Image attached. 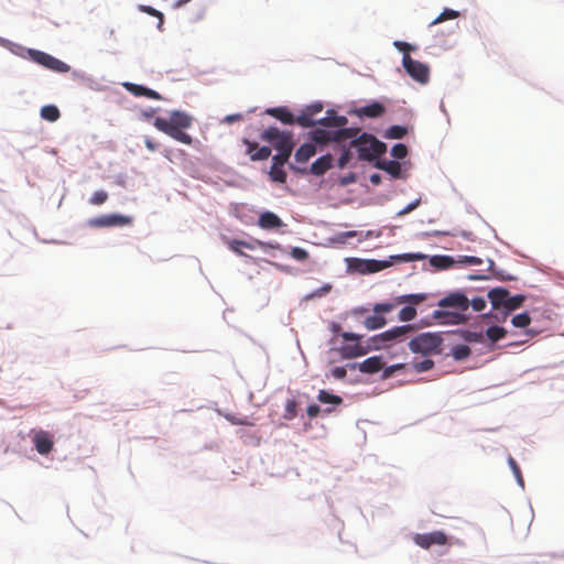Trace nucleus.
Returning <instances> with one entry per match:
<instances>
[{"instance_id": "nucleus-45", "label": "nucleus", "mask_w": 564, "mask_h": 564, "mask_svg": "<svg viewBox=\"0 0 564 564\" xmlns=\"http://www.w3.org/2000/svg\"><path fill=\"white\" fill-rule=\"evenodd\" d=\"M531 322V318L528 313H521L512 317L511 323L516 327H527Z\"/></svg>"}, {"instance_id": "nucleus-7", "label": "nucleus", "mask_w": 564, "mask_h": 564, "mask_svg": "<svg viewBox=\"0 0 564 564\" xmlns=\"http://www.w3.org/2000/svg\"><path fill=\"white\" fill-rule=\"evenodd\" d=\"M341 337L346 341H355V344H347L340 347L339 352L343 358H355L365 356L368 354V347L362 346L359 341L362 336L359 334L345 332L341 334Z\"/></svg>"}, {"instance_id": "nucleus-55", "label": "nucleus", "mask_w": 564, "mask_h": 564, "mask_svg": "<svg viewBox=\"0 0 564 564\" xmlns=\"http://www.w3.org/2000/svg\"><path fill=\"white\" fill-rule=\"evenodd\" d=\"M405 367H406L405 364H395L390 367H387L383 369L382 378L388 379V378L392 377L394 372H397L401 369H404Z\"/></svg>"}, {"instance_id": "nucleus-37", "label": "nucleus", "mask_w": 564, "mask_h": 564, "mask_svg": "<svg viewBox=\"0 0 564 564\" xmlns=\"http://www.w3.org/2000/svg\"><path fill=\"white\" fill-rule=\"evenodd\" d=\"M247 153L252 161H262L271 155V149L269 147H258L256 153H251V151H247Z\"/></svg>"}, {"instance_id": "nucleus-6", "label": "nucleus", "mask_w": 564, "mask_h": 564, "mask_svg": "<svg viewBox=\"0 0 564 564\" xmlns=\"http://www.w3.org/2000/svg\"><path fill=\"white\" fill-rule=\"evenodd\" d=\"M28 54L30 58L37 63L39 65H42L43 67L55 72V73H67L69 70V66L64 63L63 61L37 50H29Z\"/></svg>"}, {"instance_id": "nucleus-20", "label": "nucleus", "mask_w": 564, "mask_h": 564, "mask_svg": "<svg viewBox=\"0 0 564 564\" xmlns=\"http://www.w3.org/2000/svg\"><path fill=\"white\" fill-rule=\"evenodd\" d=\"M386 111V108L382 104L378 101H373L370 105H367L365 107H361L357 110V113L360 117H368V118H378L381 117Z\"/></svg>"}, {"instance_id": "nucleus-5", "label": "nucleus", "mask_w": 564, "mask_h": 564, "mask_svg": "<svg viewBox=\"0 0 564 564\" xmlns=\"http://www.w3.org/2000/svg\"><path fill=\"white\" fill-rule=\"evenodd\" d=\"M414 330L413 325H402L392 327L379 335L371 338V344L375 349L386 348L389 341L403 339L409 333Z\"/></svg>"}, {"instance_id": "nucleus-12", "label": "nucleus", "mask_w": 564, "mask_h": 564, "mask_svg": "<svg viewBox=\"0 0 564 564\" xmlns=\"http://www.w3.org/2000/svg\"><path fill=\"white\" fill-rule=\"evenodd\" d=\"M438 306L441 307H456L462 312H465L469 307L468 297L460 292H453L440 300Z\"/></svg>"}, {"instance_id": "nucleus-50", "label": "nucleus", "mask_w": 564, "mask_h": 564, "mask_svg": "<svg viewBox=\"0 0 564 564\" xmlns=\"http://www.w3.org/2000/svg\"><path fill=\"white\" fill-rule=\"evenodd\" d=\"M463 337L469 343H480L482 341L484 335L481 332L465 330Z\"/></svg>"}, {"instance_id": "nucleus-36", "label": "nucleus", "mask_w": 564, "mask_h": 564, "mask_svg": "<svg viewBox=\"0 0 564 564\" xmlns=\"http://www.w3.org/2000/svg\"><path fill=\"white\" fill-rule=\"evenodd\" d=\"M406 128L402 126H392L390 127L384 137L388 139H402L406 134Z\"/></svg>"}, {"instance_id": "nucleus-16", "label": "nucleus", "mask_w": 564, "mask_h": 564, "mask_svg": "<svg viewBox=\"0 0 564 564\" xmlns=\"http://www.w3.org/2000/svg\"><path fill=\"white\" fill-rule=\"evenodd\" d=\"M348 119L345 116H338L335 110H328L326 116L317 120V124L332 128H346Z\"/></svg>"}, {"instance_id": "nucleus-25", "label": "nucleus", "mask_w": 564, "mask_h": 564, "mask_svg": "<svg viewBox=\"0 0 564 564\" xmlns=\"http://www.w3.org/2000/svg\"><path fill=\"white\" fill-rule=\"evenodd\" d=\"M386 325H387V319L380 313H373V315L366 317L364 321V326L368 330L379 329Z\"/></svg>"}, {"instance_id": "nucleus-27", "label": "nucleus", "mask_w": 564, "mask_h": 564, "mask_svg": "<svg viewBox=\"0 0 564 564\" xmlns=\"http://www.w3.org/2000/svg\"><path fill=\"white\" fill-rule=\"evenodd\" d=\"M426 300V294H423V293H416V294H406V295H401V296H398V302L403 304V303H409L410 306H413L414 305H419L420 303L424 302Z\"/></svg>"}, {"instance_id": "nucleus-10", "label": "nucleus", "mask_w": 564, "mask_h": 564, "mask_svg": "<svg viewBox=\"0 0 564 564\" xmlns=\"http://www.w3.org/2000/svg\"><path fill=\"white\" fill-rule=\"evenodd\" d=\"M131 223V217L118 214L102 215L88 220V225L94 228L122 227Z\"/></svg>"}, {"instance_id": "nucleus-59", "label": "nucleus", "mask_w": 564, "mask_h": 564, "mask_svg": "<svg viewBox=\"0 0 564 564\" xmlns=\"http://www.w3.org/2000/svg\"><path fill=\"white\" fill-rule=\"evenodd\" d=\"M305 109L308 111V115L315 116L323 110V105L321 102H314L308 105Z\"/></svg>"}, {"instance_id": "nucleus-33", "label": "nucleus", "mask_w": 564, "mask_h": 564, "mask_svg": "<svg viewBox=\"0 0 564 564\" xmlns=\"http://www.w3.org/2000/svg\"><path fill=\"white\" fill-rule=\"evenodd\" d=\"M486 335L487 337L492 341V343H496L502 338H505V336L507 335V330L503 328V327H500V326H490L487 330H486Z\"/></svg>"}, {"instance_id": "nucleus-18", "label": "nucleus", "mask_w": 564, "mask_h": 564, "mask_svg": "<svg viewBox=\"0 0 564 564\" xmlns=\"http://www.w3.org/2000/svg\"><path fill=\"white\" fill-rule=\"evenodd\" d=\"M333 156L330 154H325L321 158H318L313 164L311 165V173L321 176L325 174L332 166H333Z\"/></svg>"}, {"instance_id": "nucleus-32", "label": "nucleus", "mask_w": 564, "mask_h": 564, "mask_svg": "<svg viewBox=\"0 0 564 564\" xmlns=\"http://www.w3.org/2000/svg\"><path fill=\"white\" fill-rule=\"evenodd\" d=\"M317 400L322 403H330L339 405L343 403V399L339 395L332 394L326 390H321L317 394Z\"/></svg>"}, {"instance_id": "nucleus-8", "label": "nucleus", "mask_w": 564, "mask_h": 564, "mask_svg": "<svg viewBox=\"0 0 564 564\" xmlns=\"http://www.w3.org/2000/svg\"><path fill=\"white\" fill-rule=\"evenodd\" d=\"M402 64L406 73L416 82L425 84L430 77V69L427 65L413 59L409 54H404Z\"/></svg>"}, {"instance_id": "nucleus-48", "label": "nucleus", "mask_w": 564, "mask_h": 564, "mask_svg": "<svg viewBox=\"0 0 564 564\" xmlns=\"http://www.w3.org/2000/svg\"><path fill=\"white\" fill-rule=\"evenodd\" d=\"M425 258H426V256L423 253H403V254L392 257V259H395V260L402 261V262L423 260Z\"/></svg>"}, {"instance_id": "nucleus-14", "label": "nucleus", "mask_w": 564, "mask_h": 564, "mask_svg": "<svg viewBox=\"0 0 564 564\" xmlns=\"http://www.w3.org/2000/svg\"><path fill=\"white\" fill-rule=\"evenodd\" d=\"M350 369H358L364 373H376L383 369V362L381 357L373 356L370 358H367L366 360L361 361L360 364H351L348 365Z\"/></svg>"}, {"instance_id": "nucleus-21", "label": "nucleus", "mask_w": 564, "mask_h": 564, "mask_svg": "<svg viewBox=\"0 0 564 564\" xmlns=\"http://www.w3.org/2000/svg\"><path fill=\"white\" fill-rule=\"evenodd\" d=\"M509 292L502 288H496L489 291L488 297L494 308L505 307L508 300Z\"/></svg>"}, {"instance_id": "nucleus-64", "label": "nucleus", "mask_w": 564, "mask_h": 564, "mask_svg": "<svg viewBox=\"0 0 564 564\" xmlns=\"http://www.w3.org/2000/svg\"><path fill=\"white\" fill-rule=\"evenodd\" d=\"M243 143L248 147L247 151H251V153H256V151L258 150V144L256 142H251L245 139Z\"/></svg>"}, {"instance_id": "nucleus-44", "label": "nucleus", "mask_w": 564, "mask_h": 564, "mask_svg": "<svg viewBox=\"0 0 564 564\" xmlns=\"http://www.w3.org/2000/svg\"><path fill=\"white\" fill-rule=\"evenodd\" d=\"M470 348L466 345H457L453 348V356L456 360H463L470 355Z\"/></svg>"}, {"instance_id": "nucleus-63", "label": "nucleus", "mask_w": 564, "mask_h": 564, "mask_svg": "<svg viewBox=\"0 0 564 564\" xmlns=\"http://www.w3.org/2000/svg\"><path fill=\"white\" fill-rule=\"evenodd\" d=\"M394 46L399 50V51H402L404 52V54H406V52L409 50H411V45L405 43V42H400V41H395L394 42Z\"/></svg>"}, {"instance_id": "nucleus-62", "label": "nucleus", "mask_w": 564, "mask_h": 564, "mask_svg": "<svg viewBox=\"0 0 564 564\" xmlns=\"http://www.w3.org/2000/svg\"><path fill=\"white\" fill-rule=\"evenodd\" d=\"M306 412L311 419H314V417L318 416L321 409L317 404H311L307 406Z\"/></svg>"}, {"instance_id": "nucleus-34", "label": "nucleus", "mask_w": 564, "mask_h": 564, "mask_svg": "<svg viewBox=\"0 0 564 564\" xmlns=\"http://www.w3.org/2000/svg\"><path fill=\"white\" fill-rule=\"evenodd\" d=\"M401 303L398 302V297L393 300V302H387V303H377L373 306V313H380L381 315L390 313L392 310H394L398 305Z\"/></svg>"}, {"instance_id": "nucleus-13", "label": "nucleus", "mask_w": 564, "mask_h": 564, "mask_svg": "<svg viewBox=\"0 0 564 564\" xmlns=\"http://www.w3.org/2000/svg\"><path fill=\"white\" fill-rule=\"evenodd\" d=\"M35 449L41 455H47L53 449V437L45 431H39L33 436Z\"/></svg>"}, {"instance_id": "nucleus-51", "label": "nucleus", "mask_w": 564, "mask_h": 564, "mask_svg": "<svg viewBox=\"0 0 564 564\" xmlns=\"http://www.w3.org/2000/svg\"><path fill=\"white\" fill-rule=\"evenodd\" d=\"M434 367V361L431 360V359H425L423 361H420V362H415L413 365V368L416 372L421 373V372H425V371H429L431 370L432 368Z\"/></svg>"}, {"instance_id": "nucleus-54", "label": "nucleus", "mask_w": 564, "mask_h": 564, "mask_svg": "<svg viewBox=\"0 0 564 564\" xmlns=\"http://www.w3.org/2000/svg\"><path fill=\"white\" fill-rule=\"evenodd\" d=\"M508 464L510 466V468L512 469V473L513 475L516 476L518 482L523 487V478H522V475H521V470H520V467L519 465L517 464V462L514 460V458H512L511 456L508 458Z\"/></svg>"}, {"instance_id": "nucleus-29", "label": "nucleus", "mask_w": 564, "mask_h": 564, "mask_svg": "<svg viewBox=\"0 0 564 564\" xmlns=\"http://www.w3.org/2000/svg\"><path fill=\"white\" fill-rule=\"evenodd\" d=\"M228 247L231 251H234L235 253L239 254V256H246L241 248H247V249H250V250H253L254 249V245L251 243V242H247V241H243V240H238V239H232L230 241H228Z\"/></svg>"}, {"instance_id": "nucleus-43", "label": "nucleus", "mask_w": 564, "mask_h": 564, "mask_svg": "<svg viewBox=\"0 0 564 564\" xmlns=\"http://www.w3.org/2000/svg\"><path fill=\"white\" fill-rule=\"evenodd\" d=\"M416 316V310L413 306H404L399 312V319L402 322H410Z\"/></svg>"}, {"instance_id": "nucleus-30", "label": "nucleus", "mask_w": 564, "mask_h": 564, "mask_svg": "<svg viewBox=\"0 0 564 564\" xmlns=\"http://www.w3.org/2000/svg\"><path fill=\"white\" fill-rule=\"evenodd\" d=\"M286 132L280 131L275 127H270L269 129L264 130L261 134V139L263 141H268L270 143L274 142L276 139H280L284 135H286Z\"/></svg>"}, {"instance_id": "nucleus-58", "label": "nucleus", "mask_w": 564, "mask_h": 564, "mask_svg": "<svg viewBox=\"0 0 564 564\" xmlns=\"http://www.w3.org/2000/svg\"><path fill=\"white\" fill-rule=\"evenodd\" d=\"M226 419L231 423V424H235V425H252L251 422L248 421L247 417L245 419H240V417H237L235 415H226Z\"/></svg>"}, {"instance_id": "nucleus-46", "label": "nucleus", "mask_w": 564, "mask_h": 564, "mask_svg": "<svg viewBox=\"0 0 564 564\" xmlns=\"http://www.w3.org/2000/svg\"><path fill=\"white\" fill-rule=\"evenodd\" d=\"M378 166L380 169L386 170L388 173H390L393 176H399V174H400V164L395 161L379 163Z\"/></svg>"}, {"instance_id": "nucleus-42", "label": "nucleus", "mask_w": 564, "mask_h": 564, "mask_svg": "<svg viewBox=\"0 0 564 564\" xmlns=\"http://www.w3.org/2000/svg\"><path fill=\"white\" fill-rule=\"evenodd\" d=\"M524 299L525 297L521 294H518L514 296H510V294H508V300H507L505 308H507L509 311L516 310L523 304Z\"/></svg>"}, {"instance_id": "nucleus-47", "label": "nucleus", "mask_w": 564, "mask_h": 564, "mask_svg": "<svg viewBox=\"0 0 564 564\" xmlns=\"http://www.w3.org/2000/svg\"><path fill=\"white\" fill-rule=\"evenodd\" d=\"M140 10L159 19L158 28L162 30V25L164 23V15L162 12L158 11L156 9L148 6H141Z\"/></svg>"}, {"instance_id": "nucleus-19", "label": "nucleus", "mask_w": 564, "mask_h": 564, "mask_svg": "<svg viewBox=\"0 0 564 564\" xmlns=\"http://www.w3.org/2000/svg\"><path fill=\"white\" fill-rule=\"evenodd\" d=\"M259 227L262 229L279 228L283 225L281 218L272 212H264L260 215L258 220Z\"/></svg>"}, {"instance_id": "nucleus-2", "label": "nucleus", "mask_w": 564, "mask_h": 564, "mask_svg": "<svg viewBox=\"0 0 564 564\" xmlns=\"http://www.w3.org/2000/svg\"><path fill=\"white\" fill-rule=\"evenodd\" d=\"M356 130L355 135L348 139L350 148H355L358 152V158L361 161H373L383 154L387 147L383 142L379 141L372 134L362 132L360 133L359 128H352Z\"/></svg>"}, {"instance_id": "nucleus-39", "label": "nucleus", "mask_w": 564, "mask_h": 564, "mask_svg": "<svg viewBox=\"0 0 564 564\" xmlns=\"http://www.w3.org/2000/svg\"><path fill=\"white\" fill-rule=\"evenodd\" d=\"M459 17V12L458 11H455V10H452V9H445L436 19H434L431 23V25H435V24H438V23H442L444 22L445 20H448V19H456Z\"/></svg>"}, {"instance_id": "nucleus-22", "label": "nucleus", "mask_w": 564, "mask_h": 564, "mask_svg": "<svg viewBox=\"0 0 564 564\" xmlns=\"http://www.w3.org/2000/svg\"><path fill=\"white\" fill-rule=\"evenodd\" d=\"M267 113L276 118L283 123L286 124H293L294 123V116L290 112V110L286 107H275V108H269L267 109Z\"/></svg>"}, {"instance_id": "nucleus-61", "label": "nucleus", "mask_w": 564, "mask_h": 564, "mask_svg": "<svg viewBox=\"0 0 564 564\" xmlns=\"http://www.w3.org/2000/svg\"><path fill=\"white\" fill-rule=\"evenodd\" d=\"M420 199H416L415 202L406 205L403 209H401L398 214L400 216H403V215H406L409 213H411L413 209H415L419 205H420Z\"/></svg>"}, {"instance_id": "nucleus-57", "label": "nucleus", "mask_w": 564, "mask_h": 564, "mask_svg": "<svg viewBox=\"0 0 564 564\" xmlns=\"http://www.w3.org/2000/svg\"><path fill=\"white\" fill-rule=\"evenodd\" d=\"M469 305H471L474 311L481 312L486 307V301L482 297H475L469 301Z\"/></svg>"}, {"instance_id": "nucleus-38", "label": "nucleus", "mask_w": 564, "mask_h": 564, "mask_svg": "<svg viewBox=\"0 0 564 564\" xmlns=\"http://www.w3.org/2000/svg\"><path fill=\"white\" fill-rule=\"evenodd\" d=\"M297 415V402L294 399H289L285 403V412L283 417L285 420H293Z\"/></svg>"}, {"instance_id": "nucleus-56", "label": "nucleus", "mask_w": 564, "mask_h": 564, "mask_svg": "<svg viewBox=\"0 0 564 564\" xmlns=\"http://www.w3.org/2000/svg\"><path fill=\"white\" fill-rule=\"evenodd\" d=\"M291 256L297 261H305L308 258L307 251L300 247L292 248Z\"/></svg>"}, {"instance_id": "nucleus-1", "label": "nucleus", "mask_w": 564, "mask_h": 564, "mask_svg": "<svg viewBox=\"0 0 564 564\" xmlns=\"http://www.w3.org/2000/svg\"><path fill=\"white\" fill-rule=\"evenodd\" d=\"M193 124V118L184 111L174 110L170 113V118H155L153 126L161 132L167 134L174 140L191 145L192 137L185 132Z\"/></svg>"}, {"instance_id": "nucleus-35", "label": "nucleus", "mask_w": 564, "mask_h": 564, "mask_svg": "<svg viewBox=\"0 0 564 564\" xmlns=\"http://www.w3.org/2000/svg\"><path fill=\"white\" fill-rule=\"evenodd\" d=\"M269 174L271 180L274 182L285 183L286 181V173L283 170V166L272 165Z\"/></svg>"}, {"instance_id": "nucleus-31", "label": "nucleus", "mask_w": 564, "mask_h": 564, "mask_svg": "<svg viewBox=\"0 0 564 564\" xmlns=\"http://www.w3.org/2000/svg\"><path fill=\"white\" fill-rule=\"evenodd\" d=\"M338 145L341 147V154L338 159L337 165L339 169H344L351 160L352 153L350 151V147H349L348 142L339 143Z\"/></svg>"}, {"instance_id": "nucleus-60", "label": "nucleus", "mask_w": 564, "mask_h": 564, "mask_svg": "<svg viewBox=\"0 0 564 564\" xmlns=\"http://www.w3.org/2000/svg\"><path fill=\"white\" fill-rule=\"evenodd\" d=\"M332 375L336 379H344L346 377V375H347V370H346L345 367H335L332 370Z\"/></svg>"}, {"instance_id": "nucleus-41", "label": "nucleus", "mask_w": 564, "mask_h": 564, "mask_svg": "<svg viewBox=\"0 0 564 564\" xmlns=\"http://www.w3.org/2000/svg\"><path fill=\"white\" fill-rule=\"evenodd\" d=\"M292 150L293 149L278 150L279 153L273 156V164L272 165L283 166L288 162V160H289V158H290V155L292 153Z\"/></svg>"}, {"instance_id": "nucleus-23", "label": "nucleus", "mask_w": 564, "mask_h": 564, "mask_svg": "<svg viewBox=\"0 0 564 564\" xmlns=\"http://www.w3.org/2000/svg\"><path fill=\"white\" fill-rule=\"evenodd\" d=\"M316 153V148L312 143L302 144L295 152V161L305 164Z\"/></svg>"}, {"instance_id": "nucleus-49", "label": "nucleus", "mask_w": 564, "mask_h": 564, "mask_svg": "<svg viewBox=\"0 0 564 564\" xmlns=\"http://www.w3.org/2000/svg\"><path fill=\"white\" fill-rule=\"evenodd\" d=\"M391 154L393 158L402 160L408 154V148L403 143L394 144L391 149Z\"/></svg>"}, {"instance_id": "nucleus-26", "label": "nucleus", "mask_w": 564, "mask_h": 564, "mask_svg": "<svg viewBox=\"0 0 564 564\" xmlns=\"http://www.w3.org/2000/svg\"><path fill=\"white\" fill-rule=\"evenodd\" d=\"M313 117V115H308L306 109H303L300 116L294 117V123H297L303 128L313 127L317 124V120H314Z\"/></svg>"}, {"instance_id": "nucleus-53", "label": "nucleus", "mask_w": 564, "mask_h": 564, "mask_svg": "<svg viewBox=\"0 0 564 564\" xmlns=\"http://www.w3.org/2000/svg\"><path fill=\"white\" fill-rule=\"evenodd\" d=\"M456 262L467 265H479L482 263V260L480 258L471 256H459Z\"/></svg>"}, {"instance_id": "nucleus-40", "label": "nucleus", "mask_w": 564, "mask_h": 564, "mask_svg": "<svg viewBox=\"0 0 564 564\" xmlns=\"http://www.w3.org/2000/svg\"><path fill=\"white\" fill-rule=\"evenodd\" d=\"M272 144L275 150L293 149V142L290 133L276 139Z\"/></svg>"}, {"instance_id": "nucleus-52", "label": "nucleus", "mask_w": 564, "mask_h": 564, "mask_svg": "<svg viewBox=\"0 0 564 564\" xmlns=\"http://www.w3.org/2000/svg\"><path fill=\"white\" fill-rule=\"evenodd\" d=\"M108 199V194L105 191H97L93 194L89 202L93 205H102Z\"/></svg>"}, {"instance_id": "nucleus-4", "label": "nucleus", "mask_w": 564, "mask_h": 564, "mask_svg": "<svg viewBox=\"0 0 564 564\" xmlns=\"http://www.w3.org/2000/svg\"><path fill=\"white\" fill-rule=\"evenodd\" d=\"M356 130L352 128H343L334 131L324 129H316L312 132V139L319 144H327L329 142L346 143L349 138L355 135Z\"/></svg>"}, {"instance_id": "nucleus-11", "label": "nucleus", "mask_w": 564, "mask_h": 564, "mask_svg": "<svg viewBox=\"0 0 564 564\" xmlns=\"http://www.w3.org/2000/svg\"><path fill=\"white\" fill-rule=\"evenodd\" d=\"M413 541L422 549H430L432 545H445L447 543V535L443 531L417 533L413 536Z\"/></svg>"}, {"instance_id": "nucleus-17", "label": "nucleus", "mask_w": 564, "mask_h": 564, "mask_svg": "<svg viewBox=\"0 0 564 564\" xmlns=\"http://www.w3.org/2000/svg\"><path fill=\"white\" fill-rule=\"evenodd\" d=\"M123 86L128 91H130L134 96H143V97L154 99V100L162 99V96L158 91L150 89L145 86L133 84V83H124Z\"/></svg>"}, {"instance_id": "nucleus-28", "label": "nucleus", "mask_w": 564, "mask_h": 564, "mask_svg": "<svg viewBox=\"0 0 564 564\" xmlns=\"http://www.w3.org/2000/svg\"><path fill=\"white\" fill-rule=\"evenodd\" d=\"M59 116V110L54 105H47L41 108V117L47 121L54 122Z\"/></svg>"}, {"instance_id": "nucleus-3", "label": "nucleus", "mask_w": 564, "mask_h": 564, "mask_svg": "<svg viewBox=\"0 0 564 564\" xmlns=\"http://www.w3.org/2000/svg\"><path fill=\"white\" fill-rule=\"evenodd\" d=\"M442 341V337L436 333H423L410 340L409 348L414 354L427 356L440 352Z\"/></svg>"}, {"instance_id": "nucleus-24", "label": "nucleus", "mask_w": 564, "mask_h": 564, "mask_svg": "<svg viewBox=\"0 0 564 564\" xmlns=\"http://www.w3.org/2000/svg\"><path fill=\"white\" fill-rule=\"evenodd\" d=\"M456 263V260L449 256H432L430 258V264L438 270L449 269Z\"/></svg>"}, {"instance_id": "nucleus-15", "label": "nucleus", "mask_w": 564, "mask_h": 564, "mask_svg": "<svg viewBox=\"0 0 564 564\" xmlns=\"http://www.w3.org/2000/svg\"><path fill=\"white\" fill-rule=\"evenodd\" d=\"M433 317L435 319L442 321L443 324L459 325L467 322V317L459 312L436 310L433 313Z\"/></svg>"}, {"instance_id": "nucleus-9", "label": "nucleus", "mask_w": 564, "mask_h": 564, "mask_svg": "<svg viewBox=\"0 0 564 564\" xmlns=\"http://www.w3.org/2000/svg\"><path fill=\"white\" fill-rule=\"evenodd\" d=\"M391 264L390 261H380V260H364L358 258H352L348 262V267L351 270H355L361 274L376 273Z\"/></svg>"}]
</instances>
